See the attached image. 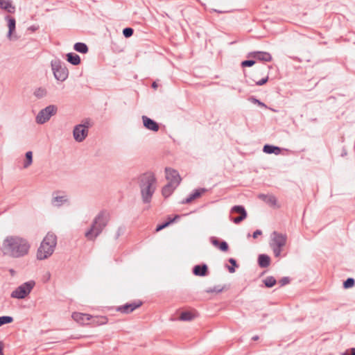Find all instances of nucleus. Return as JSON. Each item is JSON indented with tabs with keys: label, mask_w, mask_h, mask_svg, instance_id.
<instances>
[{
	"label": "nucleus",
	"mask_w": 355,
	"mask_h": 355,
	"mask_svg": "<svg viewBox=\"0 0 355 355\" xmlns=\"http://www.w3.org/2000/svg\"><path fill=\"white\" fill-rule=\"evenodd\" d=\"M259 198L270 206H275L277 203V199L272 195L260 194Z\"/></svg>",
	"instance_id": "26"
},
{
	"label": "nucleus",
	"mask_w": 355,
	"mask_h": 355,
	"mask_svg": "<svg viewBox=\"0 0 355 355\" xmlns=\"http://www.w3.org/2000/svg\"><path fill=\"white\" fill-rule=\"evenodd\" d=\"M290 282H291V279H290V277H282V278L279 280V284H280V286H285V285H286V284H289V283H290Z\"/></svg>",
	"instance_id": "43"
},
{
	"label": "nucleus",
	"mask_w": 355,
	"mask_h": 355,
	"mask_svg": "<svg viewBox=\"0 0 355 355\" xmlns=\"http://www.w3.org/2000/svg\"><path fill=\"white\" fill-rule=\"evenodd\" d=\"M72 318L78 322L85 324V322L90 320L92 315L82 313H73Z\"/></svg>",
	"instance_id": "19"
},
{
	"label": "nucleus",
	"mask_w": 355,
	"mask_h": 355,
	"mask_svg": "<svg viewBox=\"0 0 355 355\" xmlns=\"http://www.w3.org/2000/svg\"><path fill=\"white\" fill-rule=\"evenodd\" d=\"M74 139L78 142H82L88 135V130L82 128V125H76L73 130Z\"/></svg>",
	"instance_id": "13"
},
{
	"label": "nucleus",
	"mask_w": 355,
	"mask_h": 355,
	"mask_svg": "<svg viewBox=\"0 0 355 355\" xmlns=\"http://www.w3.org/2000/svg\"><path fill=\"white\" fill-rule=\"evenodd\" d=\"M180 320L182 321H189L193 318L191 313L189 311H184L180 315Z\"/></svg>",
	"instance_id": "35"
},
{
	"label": "nucleus",
	"mask_w": 355,
	"mask_h": 355,
	"mask_svg": "<svg viewBox=\"0 0 355 355\" xmlns=\"http://www.w3.org/2000/svg\"><path fill=\"white\" fill-rule=\"evenodd\" d=\"M51 67L54 78L58 81L63 82L68 78L69 71L59 58L52 60L51 61Z\"/></svg>",
	"instance_id": "5"
},
{
	"label": "nucleus",
	"mask_w": 355,
	"mask_h": 355,
	"mask_svg": "<svg viewBox=\"0 0 355 355\" xmlns=\"http://www.w3.org/2000/svg\"><path fill=\"white\" fill-rule=\"evenodd\" d=\"M355 285V280L352 277H348L343 282V288L345 289L352 288Z\"/></svg>",
	"instance_id": "33"
},
{
	"label": "nucleus",
	"mask_w": 355,
	"mask_h": 355,
	"mask_svg": "<svg viewBox=\"0 0 355 355\" xmlns=\"http://www.w3.org/2000/svg\"><path fill=\"white\" fill-rule=\"evenodd\" d=\"M263 283L266 288H272L277 284V280L273 276H268L263 279Z\"/></svg>",
	"instance_id": "28"
},
{
	"label": "nucleus",
	"mask_w": 355,
	"mask_h": 355,
	"mask_svg": "<svg viewBox=\"0 0 355 355\" xmlns=\"http://www.w3.org/2000/svg\"><path fill=\"white\" fill-rule=\"evenodd\" d=\"M215 12H221L220 11H218L217 10H215Z\"/></svg>",
	"instance_id": "55"
},
{
	"label": "nucleus",
	"mask_w": 355,
	"mask_h": 355,
	"mask_svg": "<svg viewBox=\"0 0 355 355\" xmlns=\"http://www.w3.org/2000/svg\"><path fill=\"white\" fill-rule=\"evenodd\" d=\"M124 228L122 227H119L116 231V235H115V239H118L119 237L123 234Z\"/></svg>",
	"instance_id": "45"
},
{
	"label": "nucleus",
	"mask_w": 355,
	"mask_h": 355,
	"mask_svg": "<svg viewBox=\"0 0 355 355\" xmlns=\"http://www.w3.org/2000/svg\"><path fill=\"white\" fill-rule=\"evenodd\" d=\"M57 244V237L49 232L42 241L37 252V259L44 260L49 257L54 252Z\"/></svg>",
	"instance_id": "4"
},
{
	"label": "nucleus",
	"mask_w": 355,
	"mask_h": 355,
	"mask_svg": "<svg viewBox=\"0 0 355 355\" xmlns=\"http://www.w3.org/2000/svg\"><path fill=\"white\" fill-rule=\"evenodd\" d=\"M270 263V257L265 254H259L258 257V264L260 268H264L269 266Z\"/></svg>",
	"instance_id": "22"
},
{
	"label": "nucleus",
	"mask_w": 355,
	"mask_h": 355,
	"mask_svg": "<svg viewBox=\"0 0 355 355\" xmlns=\"http://www.w3.org/2000/svg\"><path fill=\"white\" fill-rule=\"evenodd\" d=\"M142 305L141 300H136L130 303H126L124 305L119 306L116 308V311L122 313H130L135 311L136 309L140 307Z\"/></svg>",
	"instance_id": "11"
},
{
	"label": "nucleus",
	"mask_w": 355,
	"mask_h": 355,
	"mask_svg": "<svg viewBox=\"0 0 355 355\" xmlns=\"http://www.w3.org/2000/svg\"><path fill=\"white\" fill-rule=\"evenodd\" d=\"M35 285V282L33 280L24 282L11 293L10 297L16 299H24L29 295Z\"/></svg>",
	"instance_id": "6"
},
{
	"label": "nucleus",
	"mask_w": 355,
	"mask_h": 355,
	"mask_svg": "<svg viewBox=\"0 0 355 355\" xmlns=\"http://www.w3.org/2000/svg\"><path fill=\"white\" fill-rule=\"evenodd\" d=\"M194 275L198 277H205L209 274L208 266L206 263L196 265L192 269Z\"/></svg>",
	"instance_id": "15"
},
{
	"label": "nucleus",
	"mask_w": 355,
	"mask_h": 355,
	"mask_svg": "<svg viewBox=\"0 0 355 355\" xmlns=\"http://www.w3.org/2000/svg\"><path fill=\"white\" fill-rule=\"evenodd\" d=\"M66 57L67 61L73 65H78L81 62L80 56L75 53H68Z\"/></svg>",
	"instance_id": "25"
},
{
	"label": "nucleus",
	"mask_w": 355,
	"mask_h": 355,
	"mask_svg": "<svg viewBox=\"0 0 355 355\" xmlns=\"http://www.w3.org/2000/svg\"><path fill=\"white\" fill-rule=\"evenodd\" d=\"M134 30L130 27H126L123 29V35L125 37L128 38L133 35Z\"/></svg>",
	"instance_id": "39"
},
{
	"label": "nucleus",
	"mask_w": 355,
	"mask_h": 355,
	"mask_svg": "<svg viewBox=\"0 0 355 355\" xmlns=\"http://www.w3.org/2000/svg\"><path fill=\"white\" fill-rule=\"evenodd\" d=\"M79 125H82V128H84L85 129L88 130V129L92 126L93 123L92 122L91 119L85 118L82 121V123Z\"/></svg>",
	"instance_id": "34"
},
{
	"label": "nucleus",
	"mask_w": 355,
	"mask_h": 355,
	"mask_svg": "<svg viewBox=\"0 0 355 355\" xmlns=\"http://www.w3.org/2000/svg\"><path fill=\"white\" fill-rule=\"evenodd\" d=\"M268 75H266L263 78H261V80H253V81L255 83V85H258V86H261L264 84H266L268 81Z\"/></svg>",
	"instance_id": "41"
},
{
	"label": "nucleus",
	"mask_w": 355,
	"mask_h": 355,
	"mask_svg": "<svg viewBox=\"0 0 355 355\" xmlns=\"http://www.w3.org/2000/svg\"><path fill=\"white\" fill-rule=\"evenodd\" d=\"M259 338V336L256 335V336H254L252 338V340H254V341H256V340H258Z\"/></svg>",
	"instance_id": "51"
},
{
	"label": "nucleus",
	"mask_w": 355,
	"mask_h": 355,
	"mask_svg": "<svg viewBox=\"0 0 355 355\" xmlns=\"http://www.w3.org/2000/svg\"><path fill=\"white\" fill-rule=\"evenodd\" d=\"M249 101L253 103L257 104L260 107H263L265 108L268 107L267 105L264 103L260 101L259 99L256 98L254 96L250 97Z\"/></svg>",
	"instance_id": "40"
},
{
	"label": "nucleus",
	"mask_w": 355,
	"mask_h": 355,
	"mask_svg": "<svg viewBox=\"0 0 355 355\" xmlns=\"http://www.w3.org/2000/svg\"><path fill=\"white\" fill-rule=\"evenodd\" d=\"M179 218H180L179 215H175L173 218L168 217L167 218V220L157 225V227L155 228V231L159 232V231L162 230L163 229H164V228L167 227L168 225H170L171 223H174L176 220V219H178Z\"/></svg>",
	"instance_id": "23"
},
{
	"label": "nucleus",
	"mask_w": 355,
	"mask_h": 355,
	"mask_svg": "<svg viewBox=\"0 0 355 355\" xmlns=\"http://www.w3.org/2000/svg\"><path fill=\"white\" fill-rule=\"evenodd\" d=\"M210 242L214 246L218 248L222 252H227L229 250L228 243L225 241L219 240L216 237H210Z\"/></svg>",
	"instance_id": "16"
},
{
	"label": "nucleus",
	"mask_w": 355,
	"mask_h": 355,
	"mask_svg": "<svg viewBox=\"0 0 355 355\" xmlns=\"http://www.w3.org/2000/svg\"><path fill=\"white\" fill-rule=\"evenodd\" d=\"M3 343L0 341V355H3Z\"/></svg>",
	"instance_id": "49"
},
{
	"label": "nucleus",
	"mask_w": 355,
	"mask_h": 355,
	"mask_svg": "<svg viewBox=\"0 0 355 355\" xmlns=\"http://www.w3.org/2000/svg\"><path fill=\"white\" fill-rule=\"evenodd\" d=\"M351 355H355V347L350 349ZM342 355H348L347 353L345 352Z\"/></svg>",
	"instance_id": "47"
},
{
	"label": "nucleus",
	"mask_w": 355,
	"mask_h": 355,
	"mask_svg": "<svg viewBox=\"0 0 355 355\" xmlns=\"http://www.w3.org/2000/svg\"><path fill=\"white\" fill-rule=\"evenodd\" d=\"M142 202L149 204L155 191L154 184L156 182L155 175L151 173H145L141 175L138 180Z\"/></svg>",
	"instance_id": "2"
},
{
	"label": "nucleus",
	"mask_w": 355,
	"mask_h": 355,
	"mask_svg": "<svg viewBox=\"0 0 355 355\" xmlns=\"http://www.w3.org/2000/svg\"><path fill=\"white\" fill-rule=\"evenodd\" d=\"M263 151L266 154H275L277 155L281 153L282 149L279 146L265 144L263 148Z\"/></svg>",
	"instance_id": "20"
},
{
	"label": "nucleus",
	"mask_w": 355,
	"mask_h": 355,
	"mask_svg": "<svg viewBox=\"0 0 355 355\" xmlns=\"http://www.w3.org/2000/svg\"><path fill=\"white\" fill-rule=\"evenodd\" d=\"M272 239L270 246H276L278 248L284 247L286 243L287 236L286 234L273 232L272 234Z\"/></svg>",
	"instance_id": "12"
},
{
	"label": "nucleus",
	"mask_w": 355,
	"mask_h": 355,
	"mask_svg": "<svg viewBox=\"0 0 355 355\" xmlns=\"http://www.w3.org/2000/svg\"><path fill=\"white\" fill-rule=\"evenodd\" d=\"M33 94L37 98H42L46 96L47 91L44 87H40L35 90Z\"/></svg>",
	"instance_id": "29"
},
{
	"label": "nucleus",
	"mask_w": 355,
	"mask_h": 355,
	"mask_svg": "<svg viewBox=\"0 0 355 355\" xmlns=\"http://www.w3.org/2000/svg\"><path fill=\"white\" fill-rule=\"evenodd\" d=\"M73 49L77 52L84 54L87 53L89 51L87 45L83 42H76L73 45Z\"/></svg>",
	"instance_id": "27"
},
{
	"label": "nucleus",
	"mask_w": 355,
	"mask_h": 355,
	"mask_svg": "<svg viewBox=\"0 0 355 355\" xmlns=\"http://www.w3.org/2000/svg\"><path fill=\"white\" fill-rule=\"evenodd\" d=\"M268 69H272V66H268Z\"/></svg>",
	"instance_id": "54"
},
{
	"label": "nucleus",
	"mask_w": 355,
	"mask_h": 355,
	"mask_svg": "<svg viewBox=\"0 0 355 355\" xmlns=\"http://www.w3.org/2000/svg\"><path fill=\"white\" fill-rule=\"evenodd\" d=\"M0 8L6 10L9 13H14L15 8L10 0H0Z\"/></svg>",
	"instance_id": "21"
},
{
	"label": "nucleus",
	"mask_w": 355,
	"mask_h": 355,
	"mask_svg": "<svg viewBox=\"0 0 355 355\" xmlns=\"http://www.w3.org/2000/svg\"><path fill=\"white\" fill-rule=\"evenodd\" d=\"M13 322V318L9 315L0 316V327Z\"/></svg>",
	"instance_id": "32"
},
{
	"label": "nucleus",
	"mask_w": 355,
	"mask_h": 355,
	"mask_svg": "<svg viewBox=\"0 0 355 355\" xmlns=\"http://www.w3.org/2000/svg\"><path fill=\"white\" fill-rule=\"evenodd\" d=\"M178 186L172 183L168 182L162 189V194L164 198L169 197L174 191Z\"/></svg>",
	"instance_id": "24"
},
{
	"label": "nucleus",
	"mask_w": 355,
	"mask_h": 355,
	"mask_svg": "<svg viewBox=\"0 0 355 355\" xmlns=\"http://www.w3.org/2000/svg\"><path fill=\"white\" fill-rule=\"evenodd\" d=\"M107 319L105 318H102V321L101 322V324H105Z\"/></svg>",
	"instance_id": "52"
},
{
	"label": "nucleus",
	"mask_w": 355,
	"mask_h": 355,
	"mask_svg": "<svg viewBox=\"0 0 355 355\" xmlns=\"http://www.w3.org/2000/svg\"><path fill=\"white\" fill-rule=\"evenodd\" d=\"M256 63V60L252 59L245 60L241 62V66L242 67H250Z\"/></svg>",
	"instance_id": "36"
},
{
	"label": "nucleus",
	"mask_w": 355,
	"mask_h": 355,
	"mask_svg": "<svg viewBox=\"0 0 355 355\" xmlns=\"http://www.w3.org/2000/svg\"><path fill=\"white\" fill-rule=\"evenodd\" d=\"M266 68L265 66H262L259 69V71L261 73V74H263V72L266 71Z\"/></svg>",
	"instance_id": "48"
},
{
	"label": "nucleus",
	"mask_w": 355,
	"mask_h": 355,
	"mask_svg": "<svg viewBox=\"0 0 355 355\" xmlns=\"http://www.w3.org/2000/svg\"><path fill=\"white\" fill-rule=\"evenodd\" d=\"M262 234V232L261 230H257L256 231H254L252 234V237L254 239H257L258 237V236H260Z\"/></svg>",
	"instance_id": "46"
},
{
	"label": "nucleus",
	"mask_w": 355,
	"mask_h": 355,
	"mask_svg": "<svg viewBox=\"0 0 355 355\" xmlns=\"http://www.w3.org/2000/svg\"><path fill=\"white\" fill-rule=\"evenodd\" d=\"M57 107L54 105H49L45 108L41 110L37 114L35 121L38 124H44L47 122L51 117L57 112Z\"/></svg>",
	"instance_id": "7"
},
{
	"label": "nucleus",
	"mask_w": 355,
	"mask_h": 355,
	"mask_svg": "<svg viewBox=\"0 0 355 355\" xmlns=\"http://www.w3.org/2000/svg\"><path fill=\"white\" fill-rule=\"evenodd\" d=\"M273 250V253L275 254V256L276 257H279L281 254V248H278V247H276V246H270Z\"/></svg>",
	"instance_id": "44"
},
{
	"label": "nucleus",
	"mask_w": 355,
	"mask_h": 355,
	"mask_svg": "<svg viewBox=\"0 0 355 355\" xmlns=\"http://www.w3.org/2000/svg\"><path fill=\"white\" fill-rule=\"evenodd\" d=\"M30 247L26 239L17 236H9L4 239L1 250L4 255L21 258L28 254Z\"/></svg>",
	"instance_id": "1"
},
{
	"label": "nucleus",
	"mask_w": 355,
	"mask_h": 355,
	"mask_svg": "<svg viewBox=\"0 0 355 355\" xmlns=\"http://www.w3.org/2000/svg\"><path fill=\"white\" fill-rule=\"evenodd\" d=\"M166 178L168 180L169 183L178 186L181 182V178L179 173L174 169L166 167L165 168Z\"/></svg>",
	"instance_id": "10"
},
{
	"label": "nucleus",
	"mask_w": 355,
	"mask_h": 355,
	"mask_svg": "<svg viewBox=\"0 0 355 355\" xmlns=\"http://www.w3.org/2000/svg\"><path fill=\"white\" fill-rule=\"evenodd\" d=\"M195 197L193 196L192 193H190L189 196L186 198L185 199H183L181 202L182 204H189L193 200H195Z\"/></svg>",
	"instance_id": "42"
},
{
	"label": "nucleus",
	"mask_w": 355,
	"mask_h": 355,
	"mask_svg": "<svg viewBox=\"0 0 355 355\" xmlns=\"http://www.w3.org/2000/svg\"><path fill=\"white\" fill-rule=\"evenodd\" d=\"M230 219L235 224H239L248 216L247 211L243 205H234L231 208Z\"/></svg>",
	"instance_id": "8"
},
{
	"label": "nucleus",
	"mask_w": 355,
	"mask_h": 355,
	"mask_svg": "<svg viewBox=\"0 0 355 355\" xmlns=\"http://www.w3.org/2000/svg\"><path fill=\"white\" fill-rule=\"evenodd\" d=\"M142 121L144 126L151 131L153 132H157L159 129V124L152 119L146 116H142Z\"/></svg>",
	"instance_id": "14"
},
{
	"label": "nucleus",
	"mask_w": 355,
	"mask_h": 355,
	"mask_svg": "<svg viewBox=\"0 0 355 355\" xmlns=\"http://www.w3.org/2000/svg\"><path fill=\"white\" fill-rule=\"evenodd\" d=\"M228 261L231 263V266H227V269L230 273H234L236 268H239V265L236 261L234 258H230Z\"/></svg>",
	"instance_id": "31"
},
{
	"label": "nucleus",
	"mask_w": 355,
	"mask_h": 355,
	"mask_svg": "<svg viewBox=\"0 0 355 355\" xmlns=\"http://www.w3.org/2000/svg\"><path fill=\"white\" fill-rule=\"evenodd\" d=\"M158 87L157 84L156 82H153V84H152V87L154 88V89H157Z\"/></svg>",
	"instance_id": "50"
},
{
	"label": "nucleus",
	"mask_w": 355,
	"mask_h": 355,
	"mask_svg": "<svg viewBox=\"0 0 355 355\" xmlns=\"http://www.w3.org/2000/svg\"><path fill=\"white\" fill-rule=\"evenodd\" d=\"M26 159L24 163V168H26L30 166L33 163V153L32 151H28L25 155Z\"/></svg>",
	"instance_id": "30"
},
{
	"label": "nucleus",
	"mask_w": 355,
	"mask_h": 355,
	"mask_svg": "<svg viewBox=\"0 0 355 355\" xmlns=\"http://www.w3.org/2000/svg\"><path fill=\"white\" fill-rule=\"evenodd\" d=\"M110 214L106 210L101 211L94 218L90 228L86 231L85 236L89 241H94L107 225Z\"/></svg>",
	"instance_id": "3"
},
{
	"label": "nucleus",
	"mask_w": 355,
	"mask_h": 355,
	"mask_svg": "<svg viewBox=\"0 0 355 355\" xmlns=\"http://www.w3.org/2000/svg\"><path fill=\"white\" fill-rule=\"evenodd\" d=\"M224 290V287H221L220 286H215L213 288H209L206 290V292L208 293H221Z\"/></svg>",
	"instance_id": "37"
},
{
	"label": "nucleus",
	"mask_w": 355,
	"mask_h": 355,
	"mask_svg": "<svg viewBox=\"0 0 355 355\" xmlns=\"http://www.w3.org/2000/svg\"><path fill=\"white\" fill-rule=\"evenodd\" d=\"M59 193L58 191L54 192L53 193V198L51 200V204L54 207H60L63 204L68 202V198L67 196L63 195V196H55V193Z\"/></svg>",
	"instance_id": "17"
},
{
	"label": "nucleus",
	"mask_w": 355,
	"mask_h": 355,
	"mask_svg": "<svg viewBox=\"0 0 355 355\" xmlns=\"http://www.w3.org/2000/svg\"><path fill=\"white\" fill-rule=\"evenodd\" d=\"M6 19L8 21V33L7 37L9 40H12V34L15 31L16 21L14 17L7 15Z\"/></svg>",
	"instance_id": "18"
},
{
	"label": "nucleus",
	"mask_w": 355,
	"mask_h": 355,
	"mask_svg": "<svg viewBox=\"0 0 355 355\" xmlns=\"http://www.w3.org/2000/svg\"><path fill=\"white\" fill-rule=\"evenodd\" d=\"M10 272L13 275L15 273V270L13 269L10 270Z\"/></svg>",
	"instance_id": "53"
},
{
	"label": "nucleus",
	"mask_w": 355,
	"mask_h": 355,
	"mask_svg": "<svg viewBox=\"0 0 355 355\" xmlns=\"http://www.w3.org/2000/svg\"><path fill=\"white\" fill-rule=\"evenodd\" d=\"M207 191V189L205 188H200L193 190V191L191 193L193 196L195 197V198H198L202 196V193Z\"/></svg>",
	"instance_id": "38"
},
{
	"label": "nucleus",
	"mask_w": 355,
	"mask_h": 355,
	"mask_svg": "<svg viewBox=\"0 0 355 355\" xmlns=\"http://www.w3.org/2000/svg\"><path fill=\"white\" fill-rule=\"evenodd\" d=\"M247 58L261 62H270L272 60L271 54L266 51H252L248 53Z\"/></svg>",
	"instance_id": "9"
}]
</instances>
